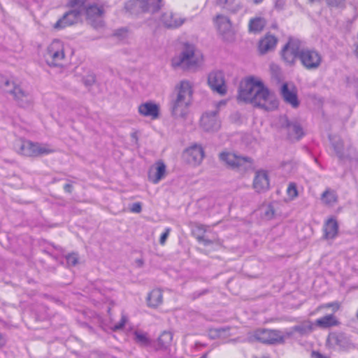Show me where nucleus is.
<instances>
[{
    "instance_id": "42",
    "label": "nucleus",
    "mask_w": 358,
    "mask_h": 358,
    "mask_svg": "<svg viewBox=\"0 0 358 358\" xmlns=\"http://www.w3.org/2000/svg\"><path fill=\"white\" fill-rule=\"evenodd\" d=\"M66 260L69 266H76L78 262V255L73 252L66 256Z\"/></svg>"
},
{
    "instance_id": "49",
    "label": "nucleus",
    "mask_w": 358,
    "mask_h": 358,
    "mask_svg": "<svg viewBox=\"0 0 358 358\" xmlns=\"http://www.w3.org/2000/svg\"><path fill=\"white\" fill-rule=\"evenodd\" d=\"M198 239L199 241H202L204 243V245H208V244L210 243V241L204 238V237H203V236L199 237Z\"/></svg>"
},
{
    "instance_id": "29",
    "label": "nucleus",
    "mask_w": 358,
    "mask_h": 358,
    "mask_svg": "<svg viewBox=\"0 0 358 358\" xmlns=\"http://www.w3.org/2000/svg\"><path fill=\"white\" fill-rule=\"evenodd\" d=\"M217 29L222 34H225L231 31V24L229 19L224 15H218L215 18Z\"/></svg>"
},
{
    "instance_id": "22",
    "label": "nucleus",
    "mask_w": 358,
    "mask_h": 358,
    "mask_svg": "<svg viewBox=\"0 0 358 358\" xmlns=\"http://www.w3.org/2000/svg\"><path fill=\"white\" fill-rule=\"evenodd\" d=\"M280 93L286 103L290 104L293 108L299 106V102L294 87H289L287 83H284L281 87Z\"/></svg>"
},
{
    "instance_id": "10",
    "label": "nucleus",
    "mask_w": 358,
    "mask_h": 358,
    "mask_svg": "<svg viewBox=\"0 0 358 358\" xmlns=\"http://www.w3.org/2000/svg\"><path fill=\"white\" fill-rule=\"evenodd\" d=\"M219 159L231 169L245 171L252 166L251 158L241 157L234 152H222L219 155Z\"/></svg>"
},
{
    "instance_id": "44",
    "label": "nucleus",
    "mask_w": 358,
    "mask_h": 358,
    "mask_svg": "<svg viewBox=\"0 0 358 358\" xmlns=\"http://www.w3.org/2000/svg\"><path fill=\"white\" fill-rule=\"evenodd\" d=\"M142 210L141 204L139 202L133 203L131 211L136 213H139Z\"/></svg>"
},
{
    "instance_id": "37",
    "label": "nucleus",
    "mask_w": 358,
    "mask_h": 358,
    "mask_svg": "<svg viewBox=\"0 0 358 358\" xmlns=\"http://www.w3.org/2000/svg\"><path fill=\"white\" fill-rule=\"evenodd\" d=\"M87 358H115V357L106 351L93 350L89 352Z\"/></svg>"
},
{
    "instance_id": "54",
    "label": "nucleus",
    "mask_w": 358,
    "mask_h": 358,
    "mask_svg": "<svg viewBox=\"0 0 358 358\" xmlns=\"http://www.w3.org/2000/svg\"><path fill=\"white\" fill-rule=\"evenodd\" d=\"M127 31L126 30L124 29H120L119 31H117L116 34L117 35H120V34H125Z\"/></svg>"
},
{
    "instance_id": "19",
    "label": "nucleus",
    "mask_w": 358,
    "mask_h": 358,
    "mask_svg": "<svg viewBox=\"0 0 358 358\" xmlns=\"http://www.w3.org/2000/svg\"><path fill=\"white\" fill-rule=\"evenodd\" d=\"M160 21L164 27L176 29L182 25L186 19L178 13H174L172 11H166L161 15Z\"/></svg>"
},
{
    "instance_id": "60",
    "label": "nucleus",
    "mask_w": 358,
    "mask_h": 358,
    "mask_svg": "<svg viewBox=\"0 0 358 358\" xmlns=\"http://www.w3.org/2000/svg\"><path fill=\"white\" fill-rule=\"evenodd\" d=\"M266 215H267V216H268V217L270 216V215H269V213H268V212H266Z\"/></svg>"
},
{
    "instance_id": "56",
    "label": "nucleus",
    "mask_w": 358,
    "mask_h": 358,
    "mask_svg": "<svg viewBox=\"0 0 358 358\" xmlns=\"http://www.w3.org/2000/svg\"><path fill=\"white\" fill-rule=\"evenodd\" d=\"M131 137H132L134 139H135L136 141H137V134H136V133H133V134H131Z\"/></svg>"
},
{
    "instance_id": "27",
    "label": "nucleus",
    "mask_w": 358,
    "mask_h": 358,
    "mask_svg": "<svg viewBox=\"0 0 358 358\" xmlns=\"http://www.w3.org/2000/svg\"><path fill=\"white\" fill-rule=\"evenodd\" d=\"M324 231L326 238H334L337 236L338 231V224L336 220L333 218L329 219L324 226Z\"/></svg>"
},
{
    "instance_id": "38",
    "label": "nucleus",
    "mask_w": 358,
    "mask_h": 358,
    "mask_svg": "<svg viewBox=\"0 0 358 358\" xmlns=\"http://www.w3.org/2000/svg\"><path fill=\"white\" fill-rule=\"evenodd\" d=\"M317 310L319 311H331L333 313L337 312L340 310V303L337 301L328 303L324 305L320 306Z\"/></svg>"
},
{
    "instance_id": "57",
    "label": "nucleus",
    "mask_w": 358,
    "mask_h": 358,
    "mask_svg": "<svg viewBox=\"0 0 358 358\" xmlns=\"http://www.w3.org/2000/svg\"><path fill=\"white\" fill-rule=\"evenodd\" d=\"M199 358H206V355H203Z\"/></svg>"
},
{
    "instance_id": "33",
    "label": "nucleus",
    "mask_w": 358,
    "mask_h": 358,
    "mask_svg": "<svg viewBox=\"0 0 358 358\" xmlns=\"http://www.w3.org/2000/svg\"><path fill=\"white\" fill-rule=\"evenodd\" d=\"M315 324L309 320L303 321V322L295 325L292 327L293 331L299 332L301 335H306L311 333L315 329Z\"/></svg>"
},
{
    "instance_id": "25",
    "label": "nucleus",
    "mask_w": 358,
    "mask_h": 358,
    "mask_svg": "<svg viewBox=\"0 0 358 358\" xmlns=\"http://www.w3.org/2000/svg\"><path fill=\"white\" fill-rule=\"evenodd\" d=\"M278 42L275 36L271 34H266L259 41V50L261 54H265L274 50Z\"/></svg>"
},
{
    "instance_id": "5",
    "label": "nucleus",
    "mask_w": 358,
    "mask_h": 358,
    "mask_svg": "<svg viewBox=\"0 0 358 358\" xmlns=\"http://www.w3.org/2000/svg\"><path fill=\"white\" fill-rule=\"evenodd\" d=\"M202 60L200 52H196L192 45L185 44L182 52L172 59L174 67L192 69L196 67Z\"/></svg>"
},
{
    "instance_id": "7",
    "label": "nucleus",
    "mask_w": 358,
    "mask_h": 358,
    "mask_svg": "<svg viewBox=\"0 0 358 358\" xmlns=\"http://www.w3.org/2000/svg\"><path fill=\"white\" fill-rule=\"evenodd\" d=\"M164 6L163 0H129L125 4V9L131 14L141 13L154 15Z\"/></svg>"
},
{
    "instance_id": "62",
    "label": "nucleus",
    "mask_w": 358,
    "mask_h": 358,
    "mask_svg": "<svg viewBox=\"0 0 358 358\" xmlns=\"http://www.w3.org/2000/svg\"><path fill=\"white\" fill-rule=\"evenodd\" d=\"M357 96H358V92H357Z\"/></svg>"
},
{
    "instance_id": "17",
    "label": "nucleus",
    "mask_w": 358,
    "mask_h": 358,
    "mask_svg": "<svg viewBox=\"0 0 358 358\" xmlns=\"http://www.w3.org/2000/svg\"><path fill=\"white\" fill-rule=\"evenodd\" d=\"M217 110L204 113L200 120L201 127L206 131H215L220 127Z\"/></svg>"
},
{
    "instance_id": "16",
    "label": "nucleus",
    "mask_w": 358,
    "mask_h": 358,
    "mask_svg": "<svg viewBox=\"0 0 358 358\" xmlns=\"http://www.w3.org/2000/svg\"><path fill=\"white\" fill-rule=\"evenodd\" d=\"M255 336L263 343L275 344L284 342L285 337L278 330L259 329L256 331Z\"/></svg>"
},
{
    "instance_id": "18",
    "label": "nucleus",
    "mask_w": 358,
    "mask_h": 358,
    "mask_svg": "<svg viewBox=\"0 0 358 358\" xmlns=\"http://www.w3.org/2000/svg\"><path fill=\"white\" fill-rule=\"evenodd\" d=\"M82 16V10L79 6L72 7V10L66 13L62 18L59 19L54 27L55 29H62L66 26L71 25L78 22Z\"/></svg>"
},
{
    "instance_id": "4",
    "label": "nucleus",
    "mask_w": 358,
    "mask_h": 358,
    "mask_svg": "<svg viewBox=\"0 0 358 358\" xmlns=\"http://www.w3.org/2000/svg\"><path fill=\"white\" fill-rule=\"evenodd\" d=\"M70 4L71 7L79 6L82 10V15L85 14L88 22L94 28L97 29L103 25V15L104 10L102 6L90 4L81 0H71Z\"/></svg>"
},
{
    "instance_id": "2",
    "label": "nucleus",
    "mask_w": 358,
    "mask_h": 358,
    "mask_svg": "<svg viewBox=\"0 0 358 358\" xmlns=\"http://www.w3.org/2000/svg\"><path fill=\"white\" fill-rule=\"evenodd\" d=\"M194 85L187 80H180L174 87L171 101V112L176 119H185L193 103Z\"/></svg>"
},
{
    "instance_id": "23",
    "label": "nucleus",
    "mask_w": 358,
    "mask_h": 358,
    "mask_svg": "<svg viewBox=\"0 0 358 358\" xmlns=\"http://www.w3.org/2000/svg\"><path fill=\"white\" fill-rule=\"evenodd\" d=\"M138 113L143 116L155 120L159 117V107L152 101L145 102L139 105Z\"/></svg>"
},
{
    "instance_id": "15",
    "label": "nucleus",
    "mask_w": 358,
    "mask_h": 358,
    "mask_svg": "<svg viewBox=\"0 0 358 358\" xmlns=\"http://www.w3.org/2000/svg\"><path fill=\"white\" fill-rule=\"evenodd\" d=\"M279 123L282 128L286 129L289 139L299 140L303 136V129L297 121H290L286 116H283L280 117Z\"/></svg>"
},
{
    "instance_id": "46",
    "label": "nucleus",
    "mask_w": 358,
    "mask_h": 358,
    "mask_svg": "<svg viewBox=\"0 0 358 358\" xmlns=\"http://www.w3.org/2000/svg\"><path fill=\"white\" fill-rule=\"evenodd\" d=\"M6 343V337L0 333V348L3 347Z\"/></svg>"
},
{
    "instance_id": "51",
    "label": "nucleus",
    "mask_w": 358,
    "mask_h": 358,
    "mask_svg": "<svg viewBox=\"0 0 358 358\" xmlns=\"http://www.w3.org/2000/svg\"><path fill=\"white\" fill-rule=\"evenodd\" d=\"M204 293V292H194L192 295V298L194 299H196L197 297L200 296L201 295H202Z\"/></svg>"
},
{
    "instance_id": "41",
    "label": "nucleus",
    "mask_w": 358,
    "mask_h": 358,
    "mask_svg": "<svg viewBox=\"0 0 358 358\" xmlns=\"http://www.w3.org/2000/svg\"><path fill=\"white\" fill-rule=\"evenodd\" d=\"M327 4L336 8H343L345 6L346 0H327Z\"/></svg>"
},
{
    "instance_id": "47",
    "label": "nucleus",
    "mask_w": 358,
    "mask_h": 358,
    "mask_svg": "<svg viewBox=\"0 0 358 358\" xmlns=\"http://www.w3.org/2000/svg\"><path fill=\"white\" fill-rule=\"evenodd\" d=\"M226 103L227 101H224V100H222V101H220L217 103H215V107H216V109L215 110H219V108L222 107V106H224L226 105Z\"/></svg>"
},
{
    "instance_id": "31",
    "label": "nucleus",
    "mask_w": 358,
    "mask_h": 358,
    "mask_svg": "<svg viewBox=\"0 0 358 358\" xmlns=\"http://www.w3.org/2000/svg\"><path fill=\"white\" fill-rule=\"evenodd\" d=\"M266 24V21L264 17H255L250 19L249 22V31L253 33L260 32Z\"/></svg>"
},
{
    "instance_id": "34",
    "label": "nucleus",
    "mask_w": 358,
    "mask_h": 358,
    "mask_svg": "<svg viewBox=\"0 0 358 358\" xmlns=\"http://www.w3.org/2000/svg\"><path fill=\"white\" fill-rule=\"evenodd\" d=\"M322 201L329 206H333L337 201V195L334 190L327 189L321 196Z\"/></svg>"
},
{
    "instance_id": "24",
    "label": "nucleus",
    "mask_w": 358,
    "mask_h": 358,
    "mask_svg": "<svg viewBox=\"0 0 358 358\" xmlns=\"http://www.w3.org/2000/svg\"><path fill=\"white\" fill-rule=\"evenodd\" d=\"M327 343L330 346L345 349L350 345V341L345 334L334 333L329 335Z\"/></svg>"
},
{
    "instance_id": "20",
    "label": "nucleus",
    "mask_w": 358,
    "mask_h": 358,
    "mask_svg": "<svg viewBox=\"0 0 358 358\" xmlns=\"http://www.w3.org/2000/svg\"><path fill=\"white\" fill-rule=\"evenodd\" d=\"M166 165L162 161L157 162L148 171V180L153 184H157L166 175Z\"/></svg>"
},
{
    "instance_id": "11",
    "label": "nucleus",
    "mask_w": 358,
    "mask_h": 358,
    "mask_svg": "<svg viewBox=\"0 0 358 358\" xmlns=\"http://www.w3.org/2000/svg\"><path fill=\"white\" fill-rule=\"evenodd\" d=\"M299 60L306 69L315 70L321 65L322 57L318 51L306 48L301 50Z\"/></svg>"
},
{
    "instance_id": "43",
    "label": "nucleus",
    "mask_w": 358,
    "mask_h": 358,
    "mask_svg": "<svg viewBox=\"0 0 358 358\" xmlns=\"http://www.w3.org/2000/svg\"><path fill=\"white\" fill-rule=\"evenodd\" d=\"M170 231H171V229L166 228L165 229V231L161 235V237L159 239V243L161 245H164L166 243V241L170 234Z\"/></svg>"
},
{
    "instance_id": "30",
    "label": "nucleus",
    "mask_w": 358,
    "mask_h": 358,
    "mask_svg": "<svg viewBox=\"0 0 358 358\" xmlns=\"http://www.w3.org/2000/svg\"><path fill=\"white\" fill-rule=\"evenodd\" d=\"M172 339V334L170 331H164L157 339L156 350H166L171 344Z\"/></svg>"
},
{
    "instance_id": "21",
    "label": "nucleus",
    "mask_w": 358,
    "mask_h": 358,
    "mask_svg": "<svg viewBox=\"0 0 358 358\" xmlns=\"http://www.w3.org/2000/svg\"><path fill=\"white\" fill-rule=\"evenodd\" d=\"M253 188L257 192H264L269 189V178L267 171L259 170L256 171L253 180Z\"/></svg>"
},
{
    "instance_id": "45",
    "label": "nucleus",
    "mask_w": 358,
    "mask_h": 358,
    "mask_svg": "<svg viewBox=\"0 0 358 358\" xmlns=\"http://www.w3.org/2000/svg\"><path fill=\"white\" fill-rule=\"evenodd\" d=\"M95 78L93 75H90L87 79L84 80V83L85 85H91L93 83H94Z\"/></svg>"
},
{
    "instance_id": "50",
    "label": "nucleus",
    "mask_w": 358,
    "mask_h": 358,
    "mask_svg": "<svg viewBox=\"0 0 358 358\" xmlns=\"http://www.w3.org/2000/svg\"><path fill=\"white\" fill-rule=\"evenodd\" d=\"M197 228L200 231H202L203 232H206V226L205 225H203V224H197L196 225Z\"/></svg>"
},
{
    "instance_id": "52",
    "label": "nucleus",
    "mask_w": 358,
    "mask_h": 358,
    "mask_svg": "<svg viewBox=\"0 0 358 358\" xmlns=\"http://www.w3.org/2000/svg\"><path fill=\"white\" fill-rule=\"evenodd\" d=\"M98 295H101V291L96 289L93 292L92 296L99 298Z\"/></svg>"
},
{
    "instance_id": "3",
    "label": "nucleus",
    "mask_w": 358,
    "mask_h": 358,
    "mask_svg": "<svg viewBox=\"0 0 358 358\" xmlns=\"http://www.w3.org/2000/svg\"><path fill=\"white\" fill-rule=\"evenodd\" d=\"M331 141L337 157L343 164L350 166L357 164L358 155L350 141H344L338 136L331 138Z\"/></svg>"
},
{
    "instance_id": "61",
    "label": "nucleus",
    "mask_w": 358,
    "mask_h": 358,
    "mask_svg": "<svg viewBox=\"0 0 358 358\" xmlns=\"http://www.w3.org/2000/svg\"><path fill=\"white\" fill-rule=\"evenodd\" d=\"M357 320H358V315H357Z\"/></svg>"
},
{
    "instance_id": "12",
    "label": "nucleus",
    "mask_w": 358,
    "mask_h": 358,
    "mask_svg": "<svg viewBox=\"0 0 358 358\" xmlns=\"http://www.w3.org/2000/svg\"><path fill=\"white\" fill-rule=\"evenodd\" d=\"M301 50V42L299 40L290 39L282 50V57L287 64L292 65L297 58L299 59Z\"/></svg>"
},
{
    "instance_id": "53",
    "label": "nucleus",
    "mask_w": 358,
    "mask_h": 358,
    "mask_svg": "<svg viewBox=\"0 0 358 358\" xmlns=\"http://www.w3.org/2000/svg\"><path fill=\"white\" fill-rule=\"evenodd\" d=\"M248 1L254 4L261 3L264 0H247Z\"/></svg>"
},
{
    "instance_id": "13",
    "label": "nucleus",
    "mask_w": 358,
    "mask_h": 358,
    "mask_svg": "<svg viewBox=\"0 0 358 358\" xmlns=\"http://www.w3.org/2000/svg\"><path fill=\"white\" fill-rule=\"evenodd\" d=\"M208 84L213 92L222 96L227 94V87L222 71H211L208 76Z\"/></svg>"
},
{
    "instance_id": "59",
    "label": "nucleus",
    "mask_w": 358,
    "mask_h": 358,
    "mask_svg": "<svg viewBox=\"0 0 358 358\" xmlns=\"http://www.w3.org/2000/svg\"><path fill=\"white\" fill-rule=\"evenodd\" d=\"M33 315L34 316V318H36V317H37L38 315L34 314V315Z\"/></svg>"
},
{
    "instance_id": "55",
    "label": "nucleus",
    "mask_w": 358,
    "mask_h": 358,
    "mask_svg": "<svg viewBox=\"0 0 358 358\" xmlns=\"http://www.w3.org/2000/svg\"><path fill=\"white\" fill-rule=\"evenodd\" d=\"M355 54L358 57V41L357 43L355 45Z\"/></svg>"
},
{
    "instance_id": "35",
    "label": "nucleus",
    "mask_w": 358,
    "mask_h": 358,
    "mask_svg": "<svg viewBox=\"0 0 358 358\" xmlns=\"http://www.w3.org/2000/svg\"><path fill=\"white\" fill-rule=\"evenodd\" d=\"M217 2L234 13L242 8V5L240 3H236V0H217Z\"/></svg>"
},
{
    "instance_id": "1",
    "label": "nucleus",
    "mask_w": 358,
    "mask_h": 358,
    "mask_svg": "<svg viewBox=\"0 0 358 358\" xmlns=\"http://www.w3.org/2000/svg\"><path fill=\"white\" fill-rule=\"evenodd\" d=\"M238 99L266 110H273L278 106L275 94L259 78L252 76L247 78L241 85Z\"/></svg>"
},
{
    "instance_id": "32",
    "label": "nucleus",
    "mask_w": 358,
    "mask_h": 358,
    "mask_svg": "<svg viewBox=\"0 0 358 358\" xmlns=\"http://www.w3.org/2000/svg\"><path fill=\"white\" fill-rule=\"evenodd\" d=\"M134 341L140 346L146 347L151 344V339L148 334L141 330H135L133 333Z\"/></svg>"
},
{
    "instance_id": "36",
    "label": "nucleus",
    "mask_w": 358,
    "mask_h": 358,
    "mask_svg": "<svg viewBox=\"0 0 358 358\" xmlns=\"http://www.w3.org/2000/svg\"><path fill=\"white\" fill-rule=\"evenodd\" d=\"M114 320V318H110L109 328L113 331H117L124 328L127 321V317L124 315H122L117 322H115Z\"/></svg>"
},
{
    "instance_id": "39",
    "label": "nucleus",
    "mask_w": 358,
    "mask_h": 358,
    "mask_svg": "<svg viewBox=\"0 0 358 358\" xmlns=\"http://www.w3.org/2000/svg\"><path fill=\"white\" fill-rule=\"evenodd\" d=\"M287 194L291 200L296 199L298 195V189L295 182H289L287 188Z\"/></svg>"
},
{
    "instance_id": "26",
    "label": "nucleus",
    "mask_w": 358,
    "mask_h": 358,
    "mask_svg": "<svg viewBox=\"0 0 358 358\" xmlns=\"http://www.w3.org/2000/svg\"><path fill=\"white\" fill-rule=\"evenodd\" d=\"M147 305L150 307L155 308L160 306L163 301L162 291L160 289H152L148 295Z\"/></svg>"
},
{
    "instance_id": "6",
    "label": "nucleus",
    "mask_w": 358,
    "mask_h": 358,
    "mask_svg": "<svg viewBox=\"0 0 358 358\" xmlns=\"http://www.w3.org/2000/svg\"><path fill=\"white\" fill-rule=\"evenodd\" d=\"M15 148L18 153L27 157H38L55 152V150L48 144L34 143L27 140L17 141Z\"/></svg>"
},
{
    "instance_id": "8",
    "label": "nucleus",
    "mask_w": 358,
    "mask_h": 358,
    "mask_svg": "<svg viewBox=\"0 0 358 358\" xmlns=\"http://www.w3.org/2000/svg\"><path fill=\"white\" fill-rule=\"evenodd\" d=\"M44 57L49 66H62L66 62L64 43L58 39L52 41L48 46Z\"/></svg>"
},
{
    "instance_id": "9",
    "label": "nucleus",
    "mask_w": 358,
    "mask_h": 358,
    "mask_svg": "<svg viewBox=\"0 0 358 358\" xmlns=\"http://www.w3.org/2000/svg\"><path fill=\"white\" fill-rule=\"evenodd\" d=\"M4 92L13 96L20 106L23 108L29 107L33 101L32 96L28 92L23 91L15 83L6 80L2 85Z\"/></svg>"
},
{
    "instance_id": "48",
    "label": "nucleus",
    "mask_w": 358,
    "mask_h": 358,
    "mask_svg": "<svg viewBox=\"0 0 358 358\" xmlns=\"http://www.w3.org/2000/svg\"><path fill=\"white\" fill-rule=\"evenodd\" d=\"M64 189L66 192L71 193L72 190V185L71 184H66Z\"/></svg>"
},
{
    "instance_id": "14",
    "label": "nucleus",
    "mask_w": 358,
    "mask_h": 358,
    "mask_svg": "<svg viewBox=\"0 0 358 358\" xmlns=\"http://www.w3.org/2000/svg\"><path fill=\"white\" fill-rule=\"evenodd\" d=\"M205 156L204 150L201 145L193 144L186 148L183 152V158L190 165H199Z\"/></svg>"
},
{
    "instance_id": "58",
    "label": "nucleus",
    "mask_w": 358,
    "mask_h": 358,
    "mask_svg": "<svg viewBox=\"0 0 358 358\" xmlns=\"http://www.w3.org/2000/svg\"><path fill=\"white\" fill-rule=\"evenodd\" d=\"M274 213L273 210L271 209V215H273Z\"/></svg>"
},
{
    "instance_id": "40",
    "label": "nucleus",
    "mask_w": 358,
    "mask_h": 358,
    "mask_svg": "<svg viewBox=\"0 0 358 358\" xmlns=\"http://www.w3.org/2000/svg\"><path fill=\"white\" fill-rule=\"evenodd\" d=\"M281 167L287 173H290L296 169V164L292 161L284 162L281 164Z\"/></svg>"
},
{
    "instance_id": "28",
    "label": "nucleus",
    "mask_w": 358,
    "mask_h": 358,
    "mask_svg": "<svg viewBox=\"0 0 358 358\" xmlns=\"http://www.w3.org/2000/svg\"><path fill=\"white\" fill-rule=\"evenodd\" d=\"M338 323V322L334 315H326L325 316L317 319L314 324L315 328L320 327L322 329H326L336 326Z\"/></svg>"
}]
</instances>
